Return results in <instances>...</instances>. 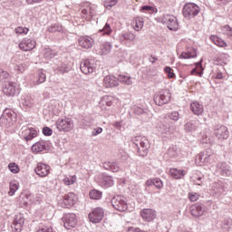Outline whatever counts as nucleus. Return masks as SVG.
Returning a JSON list of instances; mask_svg holds the SVG:
<instances>
[{
	"label": "nucleus",
	"instance_id": "obj_49",
	"mask_svg": "<svg viewBox=\"0 0 232 232\" xmlns=\"http://www.w3.org/2000/svg\"><path fill=\"white\" fill-rule=\"evenodd\" d=\"M9 170L11 171V173H19V166H17V164L15 163H10L8 165Z\"/></svg>",
	"mask_w": 232,
	"mask_h": 232
},
{
	"label": "nucleus",
	"instance_id": "obj_7",
	"mask_svg": "<svg viewBox=\"0 0 232 232\" xmlns=\"http://www.w3.org/2000/svg\"><path fill=\"white\" fill-rule=\"evenodd\" d=\"M55 126L59 131H72L73 130V121L71 119H60L56 121Z\"/></svg>",
	"mask_w": 232,
	"mask_h": 232
},
{
	"label": "nucleus",
	"instance_id": "obj_27",
	"mask_svg": "<svg viewBox=\"0 0 232 232\" xmlns=\"http://www.w3.org/2000/svg\"><path fill=\"white\" fill-rule=\"evenodd\" d=\"M218 171L222 177H229L231 175L229 166L224 162L218 164Z\"/></svg>",
	"mask_w": 232,
	"mask_h": 232
},
{
	"label": "nucleus",
	"instance_id": "obj_55",
	"mask_svg": "<svg viewBox=\"0 0 232 232\" xmlns=\"http://www.w3.org/2000/svg\"><path fill=\"white\" fill-rule=\"evenodd\" d=\"M154 186L158 189H162V187L164 186V184L162 183V180H160V179L156 178L154 179Z\"/></svg>",
	"mask_w": 232,
	"mask_h": 232
},
{
	"label": "nucleus",
	"instance_id": "obj_28",
	"mask_svg": "<svg viewBox=\"0 0 232 232\" xmlns=\"http://www.w3.org/2000/svg\"><path fill=\"white\" fill-rule=\"evenodd\" d=\"M23 137L24 140H32V139L37 137V130L34 128L25 129L23 131Z\"/></svg>",
	"mask_w": 232,
	"mask_h": 232
},
{
	"label": "nucleus",
	"instance_id": "obj_62",
	"mask_svg": "<svg viewBox=\"0 0 232 232\" xmlns=\"http://www.w3.org/2000/svg\"><path fill=\"white\" fill-rule=\"evenodd\" d=\"M100 133H102V128L98 127V128L93 129L92 135V137H97V135H100Z\"/></svg>",
	"mask_w": 232,
	"mask_h": 232
},
{
	"label": "nucleus",
	"instance_id": "obj_21",
	"mask_svg": "<svg viewBox=\"0 0 232 232\" xmlns=\"http://www.w3.org/2000/svg\"><path fill=\"white\" fill-rule=\"evenodd\" d=\"M199 123L197 121L191 120L184 124V131L186 133H195L198 130Z\"/></svg>",
	"mask_w": 232,
	"mask_h": 232
},
{
	"label": "nucleus",
	"instance_id": "obj_9",
	"mask_svg": "<svg viewBox=\"0 0 232 232\" xmlns=\"http://www.w3.org/2000/svg\"><path fill=\"white\" fill-rule=\"evenodd\" d=\"M59 205L61 208H72L75 205V194L73 192H70L64 195L63 198L59 200Z\"/></svg>",
	"mask_w": 232,
	"mask_h": 232
},
{
	"label": "nucleus",
	"instance_id": "obj_5",
	"mask_svg": "<svg viewBox=\"0 0 232 232\" xmlns=\"http://www.w3.org/2000/svg\"><path fill=\"white\" fill-rule=\"evenodd\" d=\"M169 101H171V93L166 89L158 92L154 97V102L158 106H164V104H168Z\"/></svg>",
	"mask_w": 232,
	"mask_h": 232
},
{
	"label": "nucleus",
	"instance_id": "obj_41",
	"mask_svg": "<svg viewBox=\"0 0 232 232\" xmlns=\"http://www.w3.org/2000/svg\"><path fill=\"white\" fill-rule=\"evenodd\" d=\"M121 39H123V41H135V39H137V35L133 33H123L121 34Z\"/></svg>",
	"mask_w": 232,
	"mask_h": 232
},
{
	"label": "nucleus",
	"instance_id": "obj_17",
	"mask_svg": "<svg viewBox=\"0 0 232 232\" xmlns=\"http://www.w3.org/2000/svg\"><path fill=\"white\" fill-rule=\"evenodd\" d=\"M78 43L79 46H81L82 48H85V50H90V48L93 47V43H95V41L90 36H81L78 40Z\"/></svg>",
	"mask_w": 232,
	"mask_h": 232
},
{
	"label": "nucleus",
	"instance_id": "obj_47",
	"mask_svg": "<svg viewBox=\"0 0 232 232\" xmlns=\"http://www.w3.org/2000/svg\"><path fill=\"white\" fill-rule=\"evenodd\" d=\"M100 32L103 33V35H110V34H111L112 32L111 26L110 25V24L106 23L104 27L100 30Z\"/></svg>",
	"mask_w": 232,
	"mask_h": 232
},
{
	"label": "nucleus",
	"instance_id": "obj_61",
	"mask_svg": "<svg viewBox=\"0 0 232 232\" xmlns=\"http://www.w3.org/2000/svg\"><path fill=\"white\" fill-rule=\"evenodd\" d=\"M223 30L227 35H229L230 37H232V28L229 25H225L223 27Z\"/></svg>",
	"mask_w": 232,
	"mask_h": 232
},
{
	"label": "nucleus",
	"instance_id": "obj_50",
	"mask_svg": "<svg viewBox=\"0 0 232 232\" xmlns=\"http://www.w3.org/2000/svg\"><path fill=\"white\" fill-rule=\"evenodd\" d=\"M141 11L152 12L154 14H157V8H155L151 5H143V6H141Z\"/></svg>",
	"mask_w": 232,
	"mask_h": 232
},
{
	"label": "nucleus",
	"instance_id": "obj_57",
	"mask_svg": "<svg viewBox=\"0 0 232 232\" xmlns=\"http://www.w3.org/2000/svg\"><path fill=\"white\" fill-rule=\"evenodd\" d=\"M167 155L170 159H175V157H177V150H175V149H173V148H170L168 150Z\"/></svg>",
	"mask_w": 232,
	"mask_h": 232
},
{
	"label": "nucleus",
	"instance_id": "obj_1",
	"mask_svg": "<svg viewBox=\"0 0 232 232\" xmlns=\"http://www.w3.org/2000/svg\"><path fill=\"white\" fill-rule=\"evenodd\" d=\"M134 148L140 157H146L150 152V140L146 137L136 136L132 139Z\"/></svg>",
	"mask_w": 232,
	"mask_h": 232
},
{
	"label": "nucleus",
	"instance_id": "obj_60",
	"mask_svg": "<svg viewBox=\"0 0 232 232\" xmlns=\"http://www.w3.org/2000/svg\"><path fill=\"white\" fill-rule=\"evenodd\" d=\"M14 70H16V72H20V73H23V72H24L26 70V65L18 64L14 67Z\"/></svg>",
	"mask_w": 232,
	"mask_h": 232
},
{
	"label": "nucleus",
	"instance_id": "obj_34",
	"mask_svg": "<svg viewBox=\"0 0 232 232\" xmlns=\"http://www.w3.org/2000/svg\"><path fill=\"white\" fill-rule=\"evenodd\" d=\"M44 150H46L44 142H36L32 146V151H34V153H39L41 151H44Z\"/></svg>",
	"mask_w": 232,
	"mask_h": 232
},
{
	"label": "nucleus",
	"instance_id": "obj_3",
	"mask_svg": "<svg viewBox=\"0 0 232 232\" xmlns=\"http://www.w3.org/2000/svg\"><path fill=\"white\" fill-rule=\"evenodd\" d=\"M200 12V7L193 3H188L183 6V16L186 19H193V17H197L198 13Z\"/></svg>",
	"mask_w": 232,
	"mask_h": 232
},
{
	"label": "nucleus",
	"instance_id": "obj_58",
	"mask_svg": "<svg viewBox=\"0 0 232 232\" xmlns=\"http://www.w3.org/2000/svg\"><path fill=\"white\" fill-rule=\"evenodd\" d=\"M216 188H218V193H226L227 188L222 183H216Z\"/></svg>",
	"mask_w": 232,
	"mask_h": 232
},
{
	"label": "nucleus",
	"instance_id": "obj_52",
	"mask_svg": "<svg viewBox=\"0 0 232 232\" xmlns=\"http://www.w3.org/2000/svg\"><path fill=\"white\" fill-rule=\"evenodd\" d=\"M200 195H198V193L196 192H191L188 194V198L190 200V202H197V199L199 198Z\"/></svg>",
	"mask_w": 232,
	"mask_h": 232
},
{
	"label": "nucleus",
	"instance_id": "obj_15",
	"mask_svg": "<svg viewBox=\"0 0 232 232\" xmlns=\"http://www.w3.org/2000/svg\"><path fill=\"white\" fill-rule=\"evenodd\" d=\"M35 41L30 38H24L20 44L19 48L24 52H30L35 48Z\"/></svg>",
	"mask_w": 232,
	"mask_h": 232
},
{
	"label": "nucleus",
	"instance_id": "obj_32",
	"mask_svg": "<svg viewBox=\"0 0 232 232\" xmlns=\"http://www.w3.org/2000/svg\"><path fill=\"white\" fill-rule=\"evenodd\" d=\"M210 39L211 41H213L214 44L219 46L220 48H226V46H227V44L224 40H222V38L217 35H212Z\"/></svg>",
	"mask_w": 232,
	"mask_h": 232
},
{
	"label": "nucleus",
	"instance_id": "obj_19",
	"mask_svg": "<svg viewBox=\"0 0 232 232\" xmlns=\"http://www.w3.org/2000/svg\"><path fill=\"white\" fill-rule=\"evenodd\" d=\"M34 171L38 177H48L50 174V166L44 163H38Z\"/></svg>",
	"mask_w": 232,
	"mask_h": 232
},
{
	"label": "nucleus",
	"instance_id": "obj_54",
	"mask_svg": "<svg viewBox=\"0 0 232 232\" xmlns=\"http://www.w3.org/2000/svg\"><path fill=\"white\" fill-rule=\"evenodd\" d=\"M14 32H15V34H28L29 29L26 27L20 26V27L15 28Z\"/></svg>",
	"mask_w": 232,
	"mask_h": 232
},
{
	"label": "nucleus",
	"instance_id": "obj_39",
	"mask_svg": "<svg viewBox=\"0 0 232 232\" xmlns=\"http://www.w3.org/2000/svg\"><path fill=\"white\" fill-rule=\"evenodd\" d=\"M200 140L202 144H213V138L209 135V132L203 134Z\"/></svg>",
	"mask_w": 232,
	"mask_h": 232
},
{
	"label": "nucleus",
	"instance_id": "obj_2",
	"mask_svg": "<svg viewBox=\"0 0 232 232\" xmlns=\"http://www.w3.org/2000/svg\"><path fill=\"white\" fill-rule=\"evenodd\" d=\"M157 131L161 135H169L175 131V125L172 121H169L168 117L164 118L162 121H160L156 126Z\"/></svg>",
	"mask_w": 232,
	"mask_h": 232
},
{
	"label": "nucleus",
	"instance_id": "obj_43",
	"mask_svg": "<svg viewBox=\"0 0 232 232\" xmlns=\"http://www.w3.org/2000/svg\"><path fill=\"white\" fill-rule=\"evenodd\" d=\"M169 121H174L175 122H177V121H179L180 119V113H179V111H174L172 112H170L169 114V118H167Z\"/></svg>",
	"mask_w": 232,
	"mask_h": 232
},
{
	"label": "nucleus",
	"instance_id": "obj_38",
	"mask_svg": "<svg viewBox=\"0 0 232 232\" xmlns=\"http://www.w3.org/2000/svg\"><path fill=\"white\" fill-rule=\"evenodd\" d=\"M23 104H24V106H26V108H32V106H34V104H35V100H34V98H32V96H26L24 99Z\"/></svg>",
	"mask_w": 232,
	"mask_h": 232
},
{
	"label": "nucleus",
	"instance_id": "obj_6",
	"mask_svg": "<svg viewBox=\"0 0 232 232\" xmlns=\"http://www.w3.org/2000/svg\"><path fill=\"white\" fill-rule=\"evenodd\" d=\"M80 70L85 75H89V73H93L95 71V60L87 59L83 60L80 63Z\"/></svg>",
	"mask_w": 232,
	"mask_h": 232
},
{
	"label": "nucleus",
	"instance_id": "obj_26",
	"mask_svg": "<svg viewBox=\"0 0 232 232\" xmlns=\"http://www.w3.org/2000/svg\"><path fill=\"white\" fill-rule=\"evenodd\" d=\"M190 213L192 217H202V215H204V206L200 204L192 205L190 207Z\"/></svg>",
	"mask_w": 232,
	"mask_h": 232
},
{
	"label": "nucleus",
	"instance_id": "obj_64",
	"mask_svg": "<svg viewBox=\"0 0 232 232\" xmlns=\"http://www.w3.org/2000/svg\"><path fill=\"white\" fill-rule=\"evenodd\" d=\"M37 232H53V228H52V227H44L39 228Z\"/></svg>",
	"mask_w": 232,
	"mask_h": 232
},
{
	"label": "nucleus",
	"instance_id": "obj_30",
	"mask_svg": "<svg viewBox=\"0 0 232 232\" xmlns=\"http://www.w3.org/2000/svg\"><path fill=\"white\" fill-rule=\"evenodd\" d=\"M211 159H213V154L209 153L208 151H203L197 156V160H200V162H203L204 164L211 162Z\"/></svg>",
	"mask_w": 232,
	"mask_h": 232
},
{
	"label": "nucleus",
	"instance_id": "obj_56",
	"mask_svg": "<svg viewBox=\"0 0 232 232\" xmlns=\"http://www.w3.org/2000/svg\"><path fill=\"white\" fill-rule=\"evenodd\" d=\"M119 3V0H106L105 6L106 8H111V6H115Z\"/></svg>",
	"mask_w": 232,
	"mask_h": 232
},
{
	"label": "nucleus",
	"instance_id": "obj_29",
	"mask_svg": "<svg viewBox=\"0 0 232 232\" xmlns=\"http://www.w3.org/2000/svg\"><path fill=\"white\" fill-rule=\"evenodd\" d=\"M103 168L108 169L109 171H112V173H117L121 167H119V163L116 161H107L103 163Z\"/></svg>",
	"mask_w": 232,
	"mask_h": 232
},
{
	"label": "nucleus",
	"instance_id": "obj_11",
	"mask_svg": "<svg viewBox=\"0 0 232 232\" xmlns=\"http://www.w3.org/2000/svg\"><path fill=\"white\" fill-rule=\"evenodd\" d=\"M163 24H167L169 30H178L179 23H177V17L173 14H166L162 17Z\"/></svg>",
	"mask_w": 232,
	"mask_h": 232
},
{
	"label": "nucleus",
	"instance_id": "obj_46",
	"mask_svg": "<svg viewBox=\"0 0 232 232\" xmlns=\"http://www.w3.org/2000/svg\"><path fill=\"white\" fill-rule=\"evenodd\" d=\"M194 57H197V52H195V51L193 52V53L183 52L180 54V59H191Z\"/></svg>",
	"mask_w": 232,
	"mask_h": 232
},
{
	"label": "nucleus",
	"instance_id": "obj_23",
	"mask_svg": "<svg viewBox=\"0 0 232 232\" xmlns=\"http://www.w3.org/2000/svg\"><path fill=\"white\" fill-rule=\"evenodd\" d=\"M33 84L34 86H39V84H43L46 81V74L43 72V70H39L32 79Z\"/></svg>",
	"mask_w": 232,
	"mask_h": 232
},
{
	"label": "nucleus",
	"instance_id": "obj_44",
	"mask_svg": "<svg viewBox=\"0 0 232 232\" xmlns=\"http://www.w3.org/2000/svg\"><path fill=\"white\" fill-rule=\"evenodd\" d=\"M102 52L105 55L107 53H110V52H111V44L110 42H106V43L102 44Z\"/></svg>",
	"mask_w": 232,
	"mask_h": 232
},
{
	"label": "nucleus",
	"instance_id": "obj_22",
	"mask_svg": "<svg viewBox=\"0 0 232 232\" xmlns=\"http://www.w3.org/2000/svg\"><path fill=\"white\" fill-rule=\"evenodd\" d=\"M113 102H115V98L112 96H104L101 100L99 106L102 110H108V108L113 106Z\"/></svg>",
	"mask_w": 232,
	"mask_h": 232
},
{
	"label": "nucleus",
	"instance_id": "obj_8",
	"mask_svg": "<svg viewBox=\"0 0 232 232\" xmlns=\"http://www.w3.org/2000/svg\"><path fill=\"white\" fill-rule=\"evenodd\" d=\"M0 126L2 128H11V126H14V114L9 110H5L0 117Z\"/></svg>",
	"mask_w": 232,
	"mask_h": 232
},
{
	"label": "nucleus",
	"instance_id": "obj_10",
	"mask_svg": "<svg viewBox=\"0 0 232 232\" xmlns=\"http://www.w3.org/2000/svg\"><path fill=\"white\" fill-rule=\"evenodd\" d=\"M104 218V210L101 208H96L89 214L90 222L99 224Z\"/></svg>",
	"mask_w": 232,
	"mask_h": 232
},
{
	"label": "nucleus",
	"instance_id": "obj_48",
	"mask_svg": "<svg viewBox=\"0 0 232 232\" xmlns=\"http://www.w3.org/2000/svg\"><path fill=\"white\" fill-rule=\"evenodd\" d=\"M75 180H77V177L72 176V179L65 178L63 179V182H64L65 186H72V184H75Z\"/></svg>",
	"mask_w": 232,
	"mask_h": 232
},
{
	"label": "nucleus",
	"instance_id": "obj_20",
	"mask_svg": "<svg viewBox=\"0 0 232 232\" xmlns=\"http://www.w3.org/2000/svg\"><path fill=\"white\" fill-rule=\"evenodd\" d=\"M141 218L146 222H151L157 218V212L151 208H145L140 212Z\"/></svg>",
	"mask_w": 232,
	"mask_h": 232
},
{
	"label": "nucleus",
	"instance_id": "obj_35",
	"mask_svg": "<svg viewBox=\"0 0 232 232\" xmlns=\"http://www.w3.org/2000/svg\"><path fill=\"white\" fill-rule=\"evenodd\" d=\"M133 28L136 32H140V30H142V27L144 26V20L140 17H137L133 23Z\"/></svg>",
	"mask_w": 232,
	"mask_h": 232
},
{
	"label": "nucleus",
	"instance_id": "obj_25",
	"mask_svg": "<svg viewBox=\"0 0 232 232\" xmlns=\"http://www.w3.org/2000/svg\"><path fill=\"white\" fill-rule=\"evenodd\" d=\"M190 110L194 115L200 116L204 113V105L200 104L198 102H192L190 103Z\"/></svg>",
	"mask_w": 232,
	"mask_h": 232
},
{
	"label": "nucleus",
	"instance_id": "obj_4",
	"mask_svg": "<svg viewBox=\"0 0 232 232\" xmlns=\"http://www.w3.org/2000/svg\"><path fill=\"white\" fill-rule=\"evenodd\" d=\"M111 206L116 209V211H120L121 213H124V211L128 210V202H126V198L124 196H116L111 198Z\"/></svg>",
	"mask_w": 232,
	"mask_h": 232
},
{
	"label": "nucleus",
	"instance_id": "obj_18",
	"mask_svg": "<svg viewBox=\"0 0 232 232\" xmlns=\"http://www.w3.org/2000/svg\"><path fill=\"white\" fill-rule=\"evenodd\" d=\"M103 86L105 88H117L119 86V78L113 75H107L103 79Z\"/></svg>",
	"mask_w": 232,
	"mask_h": 232
},
{
	"label": "nucleus",
	"instance_id": "obj_31",
	"mask_svg": "<svg viewBox=\"0 0 232 232\" xmlns=\"http://www.w3.org/2000/svg\"><path fill=\"white\" fill-rule=\"evenodd\" d=\"M186 170L184 169H169V175L172 177V179H179L181 177H184L186 175Z\"/></svg>",
	"mask_w": 232,
	"mask_h": 232
},
{
	"label": "nucleus",
	"instance_id": "obj_51",
	"mask_svg": "<svg viewBox=\"0 0 232 232\" xmlns=\"http://www.w3.org/2000/svg\"><path fill=\"white\" fill-rule=\"evenodd\" d=\"M10 77V74L8 72L4 71L3 69H0V81H6Z\"/></svg>",
	"mask_w": 232,
	"mask_h": 232
},
{
	"label": "nucleus",
	"instance_id": "obj_42",
	"mask_svg": "<svg viewBox=\"0 0 232 232\" xmlns=\"http://www.w3.org/2000/svg\"><path fill=\"white\" fill-rule=\"evenodd\" d=\"M56 53L50 48H45L44 50V59H53V57H55Z\"/></svg>",
	"mask_w": 232,
	"mask_h": 232
},
{
	"label": "nucleus",
	"instance_id": "obj_13",
	"mask_svg": "<svg viewBox=\"0 0 232 232\" xmlns=\"http://www.w3.org/2000/svg\"><path fill=\"white\" fill-rule=\"evenodd\" d=\"M214 133L219 140H226V139H229V130H227V127L224 125L217 126Z\"/></svg>",
	"mask_w": 232,
	"mask_h": 232
},
{
	"label": "nucleus",
	"instance_id": "obj_14",
	"mask_svg": "<svg viewBox=\"0 0 232 232\" xmlns=\"http://www.w3.org/2000/svg\"><path fill=\"white\" fill-rule=\"evenodd\" d=\"M17 83L8 82H5L3 92L5 95H7V97H14V95H15L17 92Z\"/></svg>",
	"mask_w": 232,
	"mask_h": 232
},
{
	"label": "nucleus",
	"instance_id": "obj_63",
	"mask_svg": "<svg viewBox=\"0 0 232 232\" xmlns=\"http://www.w3.org/2000/svg\"><path fill=\"white\" fill-rule=\"evenodd\" d=\"M130 158V156L128 155V153L126 152H121V156H120V160L121 162H126V160H128V159Z\"/></svg>",
	"mask_w": 232,
	"mask_h": 232
},
{
	"label": "nucleus",
	"instance_id": "obj_59",
	"mask_svg": "<svg viewBox=\"0 0 232 232\" xmlns=\"http://www.w3.org/2000/svg\"><path fill=\"white\" fill-rule=\"evenodd\" d=\"M43 133L46 137H50L51 135H53V130H52V129H50L49 127H44Z\"/></svg>",
	"mask_w": 232,
	"mask_h": 232
},
{
	"label": "nucleus",
	"instance_id": "obj_40",
	"mask_svg": "<svg viewBox=\"0 0 232 232\" xmlns=\"http://www.w3.org/2000/svg\"><path fill=\"white\" fill-rule=\"evenodd\" d=\"M102 186L105 188H111V186H113V178L111 176L104 177L102 180Z\"/></svg>",
	"mask_w": 232,
	"mask_h": 232
},
{
	"label": "nucleus",
	"instance_id": "obj_37",
	"mask_svg": "<svg viewBox=\"0 0 232 232\" xmlns=\"http://www.w3.org/2000/svg\"><path fill=\"white\" fill-rule=\"evenodd\" d=\"M90 198H92V200H99L102 197V192L93 189L89 193Z\"/></svg>",
	"mask_w": 232,
	"mask_h": 232
},
{
	"label": "nucleus",
	"instance_id": "obj_36",
	"mask_svg": "<svg viewBox=\"0 0 232 232\" xmlns=\"http://www.w3.org/2000/svg\"><path fill=\"white\" fill-rule=\"evenodd\" d=\"M118 81L122 82V84H127V86H131L133 84V81L131 80V76H126L124 74H120Z\"/></svg>",
	"mask_w": 232,
	"mask_h": 232
},
{
	"label": "nucleus",
	"instance_id": "obj_16",
	"mask_svg": "<svg viewBox=\"0 0 232 232\" xmlns=\"http://www.w3.org/2000/svg\"><path fill=\"white\" fill-rule=\"evenodd\" d=\"M23 226H24V217H23V215L19 214L15 217V218L13 222L12 229L14 232H22Z\"/></svg>",
	"mask_w": 232,
	"mask_h": 232
},
{
	"label": "nucleus",
	"instance_id": "obj_53",
	"mask_svg": "<svg viewBox=\"0 0 232 232\" xmlns=\"http://www.w3.org/2000/svg\"><path fill=\"white\" fill-rule=\"evenodd\" d=\"M165 73H168V77L169 79H173V77H175V73L173 72V69H171V67H165L164 69Z\"/></svg>",
	"mask_w": 232,
	"mask_h": 232
},
{
	"label": "nucleus",
	"instance_id": "obj_24",
	"mask_svg": "<svg viewBox=\"0 0 232 232\" xmlns=\"http://www.w3.org/2000/svg\"><path fill=\"white\" fill-rule=\"evenodd\" d=\"M53 69L54 72H60V73H68L70 72V67L59 60L53 63Z\"/></svg>",
	"mask_w": 232,
	"mask_h": 232
},
{
	"label": "nucleus",
	"instance_id": "obj_33",
	"mask_svg": "<svg viewBox=\"0 0 232 232\" xmlns=\"http://www.w3.org/2000/svg\"><path fill=\"white\" fill-rule=\"evenodd\" d=\"M19 189V181L13 180L9 184V192L8 195L10 197H14L15 195V191Z\"/></svg>",
	"mask_w": 232,
	"mask_h": 232
},
{
	"label": "nucleus",
	"instance_id": "obj_45",
	"mask_svg": "<svg viewBox=\"0 0 232 232\" xmlns=\"http://www.w3.org/2000/svg\"><path fill=\"white\" fill-rule=\"evenodd\" d=\"M81 12L83 15H90L91 17H93V10H92V7H90V5L82 7Z\"/></svg>",
	"mask_w": 232,
	"mask_h": 232
},
{
	"label": "nucleus",
	"instance_id": "obj_12",
	"mask_svg": "<svg viewBox=\"0 0 232 232\" xmlns=\"http://www.w3.org/2000/svg\"><path fill=\"white\" fill-rule=\"evenodd\" d=\"M62 220L65 229H72V227L77 226V216L75 214H65Z\"/></svg>",
	"mask_w": 232,
	"mask_h": 232
}]
</instances>
